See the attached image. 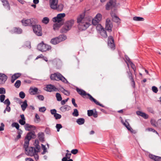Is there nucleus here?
<instances>
[{
  "instance_id": "obj_1",
  "label": "nucleus",
  "mask_w": 161,
  "mask_h": 161,
  "mask_svg": "<svg viewBox=\"0 0 161 161\" xmlns=\"http://www.w3.org/2000/svg\"><path fill=\"white\" fill-rule=\"evenodd\" d=\"M77 22L78 23V27L80 31L86 30L91 25V19L85 17V14L80 15L77 18Z\"/></svg>"
},
{
  "instance_id": "obj_2",
  "label": "nucleus",
  "mask_w": 161,
  "mask_h": 161,
  "mask_svg": "<svg viewBox=\"0 0 161 161\" xmlns=\"http://www.w3.org/2000/svg\"><path fill=\"white\" fill-rule=\"evenodd\" d=\"M76 91L78 93L83 97H86L89 99L91 101L93 102L97 105H99L103 107H105L102 104L100 103L94 99L90 94L87 93L86 92L82 89H80L78 87L76 88Z\"/></svg>"
},
{
  "instance_id": "obj_3",
  "label": "nucleus",
  "mask_w": 161,
  "mask_h": 161,
  "mask_svg": "<svg viewBox=\"0 0 161 161\" xmlns=\"http://www.w3.org/2000/svg\"><path fill=\"white\" fill-rule=\"evenodd\" d=\"M50 78L51 80H61L63 82L66 83L68 82L65 78L58 72L51 74Z\"/></svg>"
},
{
  "instance_id": "obj_4",
  "label": "nucleus",
  "mask_w": 161,
  "mask_h": 161,
  "mask_svg": "<svg viewBox=\"0 0 161 161\" xmlns=\"http://www.w3.org/2000/svg\"><path fill=\"white\" fill-rule=\"evenodd\" d=\"M74 23L73 19H70L67 21L65 23L64 27L61 29V32L62 33H66L70 30Z\"/></svg>"
},
{
  "instance_id": "obj_5",
  "label": "nucleus",
  "mask_w": 161,
  "mask_h": 161,
  "mask_svg": "<svg viewBox=\"0 0 161 161\" xmlns=\"http://www.w3.org/2000/svg\"><path fill=\"white\" fill-rule=\"evenodd\" d=\"M67 38L66 35H61L58 37L52 39L50 41L51 43L54 45H56L59 43L64 41Z\"/></svg>"
},
{
  "instance_id": "obj_6",
  "label": "nucleus",
  "mask_w": 161,
  "mask_h": 161,
  "mask_svg": "<svg viewBox=\"0 0 161 161\" xmlns=\"http://www.w3.org/2000/svg\"><path fill=\"white\" fill-rule=\"evenodd\" d=\"M51 48V47L50 46L44 44L43 42L39 44L37 46V49L42 52H45L48 51Z\"/></svg>"
},
{
  "instance_id": "obj_7",
  "label": "nucleus",
  "mask_w": 161,
  "mask_h": 161,
  "mask_svg": "<svg viewBox=\"0 0 161 161\" xmlns=\"http://www.w3.org/2000/svg\"><path fill=\"white\" fill-rule=\"evenodd\" d=\"M21 22L23 25L25 26L30 25L32 26L37 23V20L35 19L32 18L25 20L23 19L21 20Z\"/></svg>"
},
{
  "instance_id": "obj_8",
  "label": "nucleus",
  "mask_w": 161,
  "mask_h": 161,
  "mask_svg": "<svg viewBox=\"0 0 161 161\" xmlns=\"http://www.w3.org/2000/svg\"><path fill=\"white\" fill-rule=\"evenodd\" d=\"M65 16V14L64 13L58 14L56 17L53 18V21L54 22H57L58 23H60L61 24H63L64 23L63 19Z\"/></svg>"
},
{
  "instance_id": "obj_9",
  "label": "nucleus",
  "mask_w": 161,
  "mask_h": 161,
  "mask_svg": "<svg viewBox=\"0 0 161 161\" xmlns=\"http://www.w3.org/2000/svg\"><path fill=\"white\" fill-rule=\"evenodd\" d=\"M32 26L34 33L37 36H42V32L41 25H34Z\"/></svg>"
},
{
  "instance_id": "obj_10",
  "label": "nucleus",
  "mask_w": 161,
  "mask_h": 161,
  "mask_svg": "<svg viewBox=\"0 0 161 161\" xmlns=\"http://www.w3.org/2000/svg\"><path fill=\"white\" fill-rule=\"evenodd\" d=\"M116 5V0H110L106 5V9L107 10L112 9L115 8Z\"/></svg>"
},
{
  "instance_id": "obj_11",
  "label": "nucleus",
  "mask_w": 161,
  "mask_h": 161,
  "mask_svg": "<svg viewBox=\"0 0 161 161\" xmlns=\"http://www.w3.org/2000/svg\"><path fill=\"white\" fill-rule=\"evenodd\" d=\"M108 45L111 49L114 50L115 49V46L114 42V38L112 36H109L108 38Z\"/></svg>"
},
{
  "instance_id": "obj_12",
  "label": "nucleus",
  "mask_w": 161,
  "mask_h": 161,
  "mask_svg": "<svg viewBox=\"0 0 161 161\" xmlns=\"http://www.w3.org/2000/svg\"><path fill=\"white\" fill-rule=\"evenodd\" d=\"M45 90L49 92H56L58 91V89L54 86L49 84L47 85L45 88Z\"/></svg>"
},
{
  "instance_id": "obj_13",
  "label": "nucleus",
  "mask_w": 161,
  "mask_h": 161,
  "mask_svg": "<svg viewBox=\"0 0 161 161\" xmlns=\"http://www.w3.org/2000/svg\"><path fill=\"white\" fill-rule=\"evenodd\" d=\"M105 29L109 32L112 31V29L113 27V24L110 19H107L105 24Z\"/></svg>"
},
{
  "instance_id": "obj_14",
  "label": "nucleus",
  "mask_w": 161,
  "mask_h": 161,
  "mask_svg": "<svg viewBox=\"0 0 161 161\" xmlns=\"http://www.w3.org/2000/svg\"><path fill=\"white\" fill-rule=\"evenodd\" d=\"M36 137V136L34 131H31L27 134L25 139L30 141L32 139L35 138Z\"/></svg>"
},
{
  "instance_id": "obj_15",
  "label": "nucleus",
  "mask_w": 161,
  "mask_h": 161,
  "mask_svg": "<svg viewBox=\"0 0 161 161\" xmlns=\"http://www.w3.org/2000/svg\"><path fill=\"white\" fill-rule=\"evenodd\" d=\"M25 153L27 155L32 156L35 154V151L34 150V147H29L27 148V151H25Z\"/></svg>"
},
{
  "instance_id": "obj_16",
  "label": "nucleus",
  "mask_w": 161,
  "mask_h": 161,
  "mask_svg": "<svg viewBox=\"0 0 161 161\" xmlns=\"http://www.w3.org/2000/svg\"><path fill=\"white\" fill-rule=\"evenodd\" d=\"M58 0H50L49 4L51 8L55 10L57 8Z\"/></svg>"
},
{
  "instance_id": "obj_17",
  "label": "nucleus",
  "mask_w": 161,
  "mask_h": 161,
  "mask_svg": "<svg viewBox=\"0 0 161 161\" xmlns=\"http://www.w3.org/2000/svg\"><path fill=\"white\" fill-rule=\"evenodd\" d=\"M7 79V76L4 74L0 73V84H3L5 83Z\"/></svg>"
},
{
  "instance_id": "obj_18",
  "label": "nucleus",
  "mask_w": 161,
  "mask_h": 161,
  "mask_svg": "<svg viewBox=\"0 0 161 161\" xmlns=\"http://www.w3.org/2000/svg\"><path fill=\"white\" fill-rule=\"evenodd\" d=\"M24 126L25 129L26 130L34 131L36 129V127L35 126L30 125L28 124H26Z\"/></svg>"
},
{
  "instance_id": "obj_19",
  "label": "nucleus",
  "mask_w": 161,
  "mask_h": 161,
  "mask_svg": "<svg viewBox=\"0 0 161 161\" xmlns=\"http://www.w3.org/2000/svg\"><path fill=\"white\" fill-rule=\"evenodd\" d=\"M21 75L20 73H16L13 75L11 77V82L12 83L14 82V81L20 77Z\"/></svg>"
},
{
  "instance_id": "obj_20",
  "label": "nucleus",
  "mask_w": 161,
  "mask_h": 161,
  "mask_svg": "<svg viewBox=\"0 0 161 161\" xmlns=\"http://www.w3.org/2000/svg\"><path fill=\"white\" fill-rule=\"evenodd\" d=\"M29 92L31 95H34L39 93L38 89L36 87H31L29 90Z\"/></svg>"
},
{
  "instance_id": "obj_21",
  "label": "nucleus",
  "mask_w": 161,
  "mask_h": 161,
  "mask_svg": "<svg viewBox=\"0 0 161 161\" xmlns=\"http://www.w3.org/2000/svg\"><path fill=\"white\" fill-rule=\"evenodd\" d=\"M111 16L112 18V20L116 23L120 22V19L119 18L117 17L115 14L113 13H111Z\"/></svg>"
},
{
  "instance_id": "obj_22",
  "label": "nucleus",
  "mask_w": 161,
  "mask_h": 161,
  "mask_svg": "<svg viewBox=\"0 0 161 161\" xmlns=\"http://www.w3.org/2000/svg\"><path fill=\"white\" fill-rule=\"evenodd\" d=\"M10 32L12 33L20 34L22 32V30L19 28L14 27L13 30L11 31Z\"/></svg>"
},
{
  "instance_id": "obj_23",
  "label": "nucleus",
  "mask_w": 161,
  "mask_h": 161,
  "mask_svg": "<svg viewBox=\"0 0 161 161\" xmlns=\"http://www.w3.org/2000/svg\"><path fill=\"white\" fill-rule=\"evenodd\" d=\"M38 138L39 141L42 142L44 141V133L42 132H39L38 135Z\"/></svg>"
},
{
  "instance_id": "obj_24",
  "label": "nucleus",
  "mask_w": 161,
  "mask_h": 161,
  "mask_svg": "<svg viewBox=\"0 0 161 161\" xmlns=\"http://www.w3.org/2000/svg\"><path fill=\"white\" fill-rule=\"evenodd\" d=\"M22 104L21 105V107L22 110L24 111L28 106L27 101L25 100L23 102H22Z\"/></svg>"
},
{
  "instance_id": "obj_25",
  "label": "nucleus",
  "mask_w": 161,
  "mask_h": 161,
  "mask_svg": "<svg viewBox=\"0 0 161 161\" xmlns=\"http://www.w3.org/2000/svg\"><path fill=\"white\" fill-rule=\"evenodd\" d=\"M29 141L25 139L23 147L25 149V151H27V148H29Z\"/></svg>"
},
{
  "instance_id": "obj_26",
  "label": "nucleus",
  "mask_w": 161,
  "mask_h": 161,
  "mask_svg": "<svg viewBox=\"0 0 161 161\" xmlns=\"http://www.w3.org/2000/svg\"><path fill=\"white\" fill-rule=\"evenodd\" d=\"M69 107L68 105H64L60 108V110L63 112H64L69 109Z\"/></svg>"
},
{
  "instance_id": "obj_27",
  "label": "nucleus",
  "mask_w": 161,
  "mask_h": 161,
  "mask_svg": "<svg viewBox=\"0 0 161 161\" xmlns=\"http://www.w3.org/2000/svg\"><path fill=\"white\" fill-rule=\"evenodd\" d=\"M64 7L63 4L59 3L58 5L57 4V8L55 9V10H57L58 11H61L63 10Z\"/></svg>"
},
{
  "instance_id": "obj_28",
  "label": "nucleus",
  "mask_w": 161,
  "mask_h": 161,
  "mask_svg": "<svg viewBox=\"0 0 161 161\" xmlns=\"http://www.w3.org/2000/svg\"><path fill=\"white\" fill-rule=\"evenodd\" d=\"M100 33L101 35L104 38H107V34L106 31L104 29H103L102 31L99 32Z\"/></svg>"
},
{
  "instance_id": "obj_29",
  "label": "nucleus",
  "mask_w": 161,
  "mask_h": 161,
  "mask_svg": "<svg viewBox=\"0 0 161 161\" xmlns=\"http://www.w3.org/2000/svg\"><path fill=\"white\" fill-rule=\"evenodd\" d=\"M71 155V153H66L65 157L62 158V161H66L68 159H70Z\"/></svg>"
},
{
  "instance_id": "obj_30",
  "label": "nucleus",
  "mask_w": 161,
  "mask_h": 161,
  "mask_svg": "<svg viewBox=\"0 0 161 161\" xmlns=\"http://www.w3.org/2000/svg\"><path fill=\"white\" fill-rule=\"evenodd\" d=\"M85 121V119L83 118H80L76 120V122L79 125H81L84 124Z\"/></svg>"
},
{
  "instance_id": "obj_31",
  "label": "nucleus",
  "mask_w": 161,
  "mask_h": 161,
  "mask_svg": "<svg viewBox=\"0 0 161 161\" xmlns=\"http://www.w3.org/2000/svg\"><path fill=\"white\" fill-rule=\"evenodd\" d=\"M60 91L61 92L64 93V94L66 96H69L70 95V92L66 90L64 88L62 87L60 89Z\"/></svg>"
},
{
  "instance_id": "obj_32",
  "label": "nucleus",
  "mask_w": 161,
  "mask_h": 161,
  "mask_svg": "<svg viewBox=\"0 0 161 161\" xmlns=\"http://www.w3.org/2000/svg\"><path fill=\"white\" fill-rule=\"evenodd\" d=\"M2 3L3 6L7 10H9L10 9V6L8 1H7V3L5 2L4 3Z\"/></svg>"
},
{
  "instance_id": "obj_33",
  "label": "nucleus",
  "mask_w": 161,
  "mask_h": 161,
  "mask_svg": "<svg viewBox=\"0 0 161 161\" xmlns=\"http://www.w3.org/2000/svg\"><path fill=\"white\" fill-rule=\"evenodd\" d=\"M102 18V15L99 13L97 14L96 16L94 19L97 20L98 22H99L101 20Z\"/></svg>"
},
{
  "instance_id": "obj_34",
  "label": "nucleus",
  "mask_w": 161,
  "mask_h": 161,
  "mask_svg": "<svg viewBox=\"0 0 161 161\" xmlns=\"http://www.w3.org/2000/svg\"><path fill=\"white\" fill-rule=\"evenodd\" d=\"M133 19L134 20L137 21H143L144 19L142 17L137 16L134 17Z\"/></svg>"
},
{
  "instance_id": "obj_35",
  "label": "nucleus",
  "mask_w": 161,
  "mask_h": 161,
  "mask_svg": "<svg viewBox=\"0 0 161 161\" xmlns=\"http://www.w3.org/2000/svg\"><path fill=\"white\" fill-rule=\"evenodd\" d=\"M49 19L47 17H45L43 18L42 20V23L45 24H47L49 23Z\"/></svg>"
},
{
  "instance_id": "obj_36",
  "label": "nucleus",
  "mask_w": 161,
  "mask_h": 161,
  "mask_svg": "<svg viewBox=\"0 0 161 161\" xmlns=\"http://www.w3.org/2000/svg\"><path fill=\"white\" fill-rule=\"evenodd\" d=\"M36 144L35 147H34V150L35 151V153L37 152H40V150L41 149L40 147L38 144V143Z\"/></svg>"
},
{
  "instance_id": "obj_37",
  "label": "nucleus",
  "mask_w": 161,
  "mask_h": 161,
  "mask_svg": "<svg viewBox=\"0 0 161 161\" xmlns=\"http://www.w3.org/2000/svg\"><path fill=\"white\" fill-rule=\"evenodd\" d=\"M150 123L154 127H156L157 126V123L156 121L154 119H151L150 120Z\"/></svg>"
},
{
  "instance_id": "obj_38",
  "label": "nucleus",
  "mask_w": 161,
  "mask_h": 161,
  "mask_svg": "<svg viewBox=\"0 0 161 161\" xmlns=\"http://www.w3.org/2000/svg\"><path fill=\"white\" fill-rule=\"evenodd\" d=\"M23 47H27L29 49L31 48V43L29 41H27L25 42Z\"/></svg>"
},
{
  "instance_id": "obj_39",
  "label": "nucleus",
  "mask_w": 161,
  "mask_h": 161,
  "mask_svg": "<svg viewBox=\"0 0 161 161\" xmlns=\"http://www.w3.org/2000/svg\"><path fill=\"white\" fill-rule=\"evenodd\" d=\"M56 97L58 101H60L62 100V98L60 93H57L56 94Z\"/></svg>"
},
{
  "instance_id": "obj_40",
  "label": "nucleus",
  "mask_w": 161,
  "mask_h": 161,
  "mask_svg": "<svg viewBox=\"0 0 161 161\" xmlns=\"http://www.w3.org/2000/svg\"><path fill=\"white\" fill-rule=\"evenodd\" d=\"M21 82L20 80H17L14 84L15 86L17 88H19L21 85Z\"/></svg>"
},
{
  "instance_id": "obj_41",
  "label": "nucleus",
  "mask_w": 161,
  "mask_h": 161,
  "mask_svg": "<svg viewBox=\"0 0 161 161\" xmlns=\"http://www.w3.org/2000/svg\"><path fill=\"white\" fill-rule=\"evenodd\" d=\"M126 72L128 74V77L130 80L133 78L132 73L130 69L129 71H127Z\"/></svg>"
},
{
  "instance_id": "obj_42",
  "label": "nucleus",
  "mask_w": 161,
  "mask_h": 161,
  "mask_svg": "<svg viewBox=\"0 0 161 161\" xmlns=\"http://www.w3.org/2000/svg\"><path fill=\"white\" fill-rule=\"evenodd\" d=\"M104 28L100 24H98L97 25L96 29L97 31H99V32L100 31Z\"/></svg>"
},
{
  "instance_id": "obj_43",
  "label": "nucleus",
  "mask_w": 161,
  "mask_h": 161,
  "mask_svg": "<svg viewBox=\"0 0 161 161\" xmlns=\"http://www.w3.org/2000/svg\"><path fill=\"white\" fill-rule=\"evenodd\" d=\"M72 114L75 117H77L79 115V112L77 109H74V112Z\"/></svg>"
},
{
  "instance_id": "obj_44",
  "label": "nucleus",
  "mask_w": 161,
  "mask_h": 161,
  "mask_svg": "<svg viewBox=\"0 0 161 161\" xmlns=\"http://www.w3.org/2000/svg\"><path fill=\"white\" fill-rule=\"evenodd\" d=\"M125 57L126 60V61H125V62L126 63L128 67L129 68V64L127 62V61L129 62V63H130V62L131 61L130 60V58L127 55H125Z\"/></svg>"
},
{
  "instance_id": "obj_45",
  "label": "nucleus",
  "mask_w": 161,
  "mask_h": 161,
  "mask_svg": "<svg viewBox=\"0 0 161 161\" xmlns=\"http://www.w3.org/2000/svg\"><path fill=\"white\" fill-rule=\"evenodd\" d=\"M149 157L150 158L152 159H153L155 161H156V160H157V158H158V156H157L152 154H150L149 155Z\"/></svg>"
},
{
  "instance_id": "obj_46",
  "label": "nucleus",
  "mask_w": 161,
  "mask_h": 161,
  "mask_svg": "<svg viewBox=\"0 0 161 161\" xmlns=\"http://www.w3.org/2000/svg\"><path fill=\"white\" fill-rule=\"evenodd\" d=\"M130 64L131 65V68L133 70L134 73H135L136 70L135 65L132 62H130Z\"/></svg>"
},
{
  "instance_id": "obj_47",
  "label": "nucleus",
  "mask_w": 161,
  "mask_h": 161,
  "mask_svg": "<svg viewBox=\"0 0 161 161\" xmlns=\"http://www.w3.org/2000/svg\"><path fill=\"white\" fill-rule=\"evenodd\" d=\"M99 22H98L97 20H96L95 19H94L92 21V23L94 25H97L99 24Z\"/></svg>"
},
{
  "instance_id": "obj_48",
  "label": "nucleus",
  "mask_w": 161,
  "mask_h": 161,
  "mask_svg": "<svg viewBox=\"0 0 161 161\" xmlns=\"http://www.w3.org/2000/svg\"><path fill=\"white\" fill-rule=\"evenodd\" d=\"M12 125L13 126L15 127L17 129L19 130V126L18 123L16 122L13 123Z\"/></svg>"
},
{
  "instance_id": "obj_49",
  "label": "nucleus",
  "mask_w": 161,
  "mask_h": 161,
  "mask_svg": "<svg viewBox=\"0 0 161 161\" xmlns=\"http://www.w3.org/2000/svg\"><path fill=\"white\" fill-rule=\"evenodd\" d=\"M19 96L22 99L24 98L25 97V94L23 92H20L19 93Z\"/></svg>"
},
{
  "instance_id": "obj_50",
  "label": "nucleus",
  "mask_w": 161,
  "mask_h": 161,
  "mask_svg": "<svg viewBox=\"0 0 161 161\" xmlns=\"http://www.w3.org/2000/svg\"><path fill=\"white\" fill-rule=\"evenodd\" d=\"M56 127L58 132H59L60 129L62 128V126L61 124H57Z\"/></svg>"
},
{
  "instance_id": "obj_51",
  "label": "nucleus",
  "mask_w": 161,
  "mask_h": 161,
  "mask_svg": "<svg viewBox=\"0 0 161 161\" xmlns=\"http://www.w3.org/2000/svg\"><path fill=\"white\" fill-rule=\"evenodd\" d=\"M54 116L56 119H60L61 118V115L57 113L54 115Z\"/></svg>"
},
{
  "instance_id": "obj_52",
  "label": "nucleus",
  "mask_w": 161,
  "mask_h": 161,
  "mask_svg": "<svg viewBox=\"0 0 161 161\" xmlns=\"http://www.w3.org/2000/svg\"><path fill=\"white\" fill-rule=\"evenodd\" d=\"M5 93L6 91L5 89L3 87L0 88V94L2 95Z\"/></svg>"
},
{
  "instance_id": "obj_53",
  "label": "nucleus",
  "mask_w": 161,
  "mask_h": 161,
  "mask_svg": "<svg viewBox=\"0 0 161 161\" xmlns=\"http://www.w3.org/2000/svg\"><path fill=\"white\" fill-rule=\"evenodd\" d=\"M62 24H61V25H60L59 24H55L54 25H53V29L54 30H56L57 29H58L59 27L60 26V25Z\"/></svg>"
},
{
  "instance_id": "obj_54",
  "label": "nucleus",
  "mask_w": 161,
  "mask_h": 161,
  "mask_svg": "<svg viewBox=\"0 0 161 161\" xmlns=\"http://www.w3.org/2000/svg\"><path fill=\"white\" fill-rule=\"evenodd\" d=\"M93 111L92 110H87V115L89 116H91L92 115L93 113Z\"/></svg>"
},
{
  "instance_id": "obj_55",
  "label": "nucleus",
  "mask_w": 161,
  "mask_h": 161,
  "mask_svg": "<svg viewBox=\"0 0 161 161\" xmlns=\"http://www.w3.org/2000/svg\"><path fill=\"white\" fill-rule=\"evenodd\" d=\"M5 96L3 94L1 95L0 96V100L1 102H3L5 100Z\"/></svg>"
},
{
  "instance_id": "obj_56",
  "label": "nucleus",
  "mask_w": 161,
  "mask_h": 161,
  "mask_svg": "<svg viewBox=\"0 0 161 161\" xmlns=\"http://www.w3.org/2000/svg\"><path fill=\"white\" fill-rule=\"evenodd\" d=\"M3 102L5 104H6V105H8V106H9L10 104V102L8 98L6 99Z\"/></svg>"
},
{
  "instance_id": "obj_57",
  "label": "nucleus",
  "mask_w": 161,
  "mask_h": 161,
  "mask_svg": "<svg viewBox=\"0 0 161 161\" xmlns=\"http://www.w3.org/2000/svg\"><path fill=\"white\" fill-rule=\"evenodd\" d=\"M141 116L145 119H147L148 118V115L143 112L142 114L141 115Z\"/></svg>"
},
{
  "instance_id": "obj_58",
  "label": "nucleus",
  "mask_w": 161,
  "mask_h": 161,
  "mask_svg": "<svg viewBox=\"0 0 161 161\" xmlns=\"http://www.w3.org/2000/svg\"><path fill=\"white\" fill-rule=\"evenodd\" d=\"M19 123L22 125H25V120H24L23 119H19Z\"/></svg>"
},
{
  "instance_id": "obj_59",
  "label": "nucleus",
  "mask_w": 161,
  "mask_h": 161,
  "mask_svg": "<svg viewBox=\"0 0 161 161\" xmlns=\"http://www.w3.org/2000/svg\"><path fill=\"white\" fill-rule=\"evenodd\" d=\"M152 90L153 92L156 93L158 91V89L155 86H153L152 87Z\"/></svg>"
},
{
  "instance_id": "obj_60",
  "label": "nucleus",
  "mask_w": 161,
  "mask_h": 161,
  "mask_svg": "<svg viewBox=\"0 0 161 161\" xmlns=\"http://www.w3.org/2000/svg\"><path fill=\"white\" fill-rule=\"evenodd\" d=\"M38 99L41 101H43L44 99V97L43 95H39L37 96Z\"/></svg>"
},
{
  "instance_id": "obj_61",
  "label": "nucleus",
  "mask_w": 161,
  "mask_h": 161,
  "mask_svg": "<svg viewBox=\"0 0 161 161\" xmlns=\"http://www.w3.org/2000/svg\"><path fill=\"white\" fill-rule=\"evenodd\" d=\"M46 109L45 107H42L39 108V111L40 112H44L46 111Z\"/></svg>"
},
{
  "instance_id": "obj_62",
  "label": "nucleus",
  "mask_w": 161,
  "mask_h": 161,
  "mask_svg": "<svg viewBox=\"0 0 161 161\" xmlns=\"http://www.w3.org/2000/svg\"><path fill=\"white\" fill-rule=\"evenodd\" d=\"M130 80L131 81V86L134 88L135 86V82L133 78L132 79H130Z\"/></svg>"
},
{
  "instance_id": "obj_63",
  "label": "nucleus",
  "mask_w": 161,
  "mask_h": 161,
  "mask_svg": "<svg viewBox=\"0 0 161 161\" xmlns=\"http://www.w3.org/2000/svg\"><path fill=\"white\" fill-rule=\"evenodd\" d=\"M78 152V150L77 149H74L71 151V153L74 154H76Z\"/></svg>"
},
{
  "instance_id": "obj_64",
  "label": "nucleus",
  "mask_w": 161,
  "mask_h": 161,
  "mask_svg": "<svg viewBox=\"0 0 161 161\" xmlns=\"http://www.w3.org/2000/svg\"><path fill=\"white\" fill-rule=\"evenodd\" d=\"M72 103L74 106L75 107H77L78 106L77 104L75 103V100L74 98H72Z\"/></svg>"
}]
</instances>
